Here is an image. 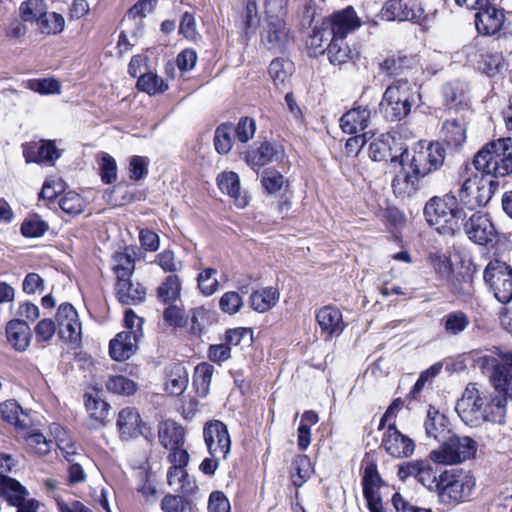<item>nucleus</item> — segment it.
<instances>
[{
    "label": "nucleus",
    "mask_w": 512,
    "mask_h": 512,
    "mask_svg": "<svg viewBox=\"0 0 512 512\" xmlns=\"http://www.w3.org/2000/svg\"><path fill=\"white\" fill-rule=\"evenodd\" d=\"M456 411L462 421L471 427L485 421L502 423L506 415L505 400L488 396L476 384L470 383L458 400Z\"/></svg>",
    "instance_id": "f257e3e1"
},
{
    "label": "nucleus",
    "mask_w": 512,
    "mask_h": 512,
    "mask_svg": "<svg viewBox=\"0 0 512 512\" xmlns=\"http://www.w3.org/2000/svg\"><path fill=\"white\" fill-rule=\"evenodd\" d=\"M476 488V478L471 471L452 468L438 475L437 497L445 506H457L471 500Z\"/></svg>",
    "instance_id": "f03ea898"
},
{
    "label": "nucleus",
    "mask_w": 512,
    "mask_h": 512,
    "mask_svg": "<svg viewBox=\"0 0 512 512\" xmlns=\"http://www.w3.org/2000/svg\"><path fill=\"white\" fill-rule=\"evenodd\" d=\"M424 215L427 222L435 226L439 233L448 235L458 231L466 217L464 211L458 207L456 197L449 194L430 199L425 205Z\"/></svg>",
    "instance_id": "7ed1b4c3"
},
{
    "label": "nucleus",
    "mask_w": 512,
    "mask_h": 512,
    "mask_svg": "<svg viewBox=\"0 0 512 512\" xmlns=\"http://www.w3.org/2000/svg\"><path fill=\"white\" fill-rule=\"evenodd\" d=\"M478 171L495 177L512 173V138H500L487 143L474 157Z\"/></svg>",
    "instance_id": "20e7f679"
},
{
    "label": "nucleus",
    "mask_w": 512,
    "mask_h": 512,
    "mask_svg": "<svg viewBox=\"0 0 512 512\" xmlns=\"http://www.w3.org/2000/svg\"><path fill=\"white\" fill-rule=\"evenodd\" d=\"M477 364L481 369H492L491 384L506 405L507 400H512V350L495 347L493 354L478 357Z\"/></svg>",
    "instance_id": "39448f33"
},
{
    "label": "nucleus",
    "mask_w": 512,
    "mask_h": 512,
    "mask_svg": "<svg viewBox=\"0 0 512 512\" xmlns=\"http://www.w3.org/2000/svg\"><path fill=\"white\" fill-rule=\"evenodd\" d=\"M477 442L468 436H452L430 452V459L441 465H457L475 457Z\"/></svg>",
    "instance_id": "423d86ee"
},
{
    "label": "nucleus",
    "mask_w": 512,
    "mask_h": 512,
    "mask_svg": "<svg viewBox=\"0 0 512 512\" xmlns=\"http://www.w3.org/2000/svg\"><path fill=\"white\" fill-rule=\"evenodd\" d=\"M446 151L439 142H431L427 145L419 144L413 150V155L409 158L408 153L401 154L402 162L404 157L410 162V168L415 176L424 177L438 170L444 163Z\"/></svg>",
    "instance_id": "0eeeda50"
},
{
    "label": "nucleus",
    "mask_w": 512,
    "mask_h": 512,
    "mask_svg": "<svg viewBox=\"0 0 512 512\" xmlns=\"http://www.w3.org/2000/svg\"><path fill=\"white\" fill-rule=\"evenodd\" d=\"M412 104V93L408 82L399 81L385 90L380 110L388 120H401L409 114Z\"/></svg>",
    "instance_id": "6e6552de"
},
{
    "label": "nucleus",
    "mask_w": 512,
    "mask_h": 512,
    "mask_svg": "<svg viewBox=\"0 0 512 512\" xmlns=\"http://www.w3.org/2000/svg\"><path fill=\"white\" fill-rule=\"evenodd\" d=\"M484 282L502 304L512 300V268L504 261L491 260L483 272Z\"/></svg>",
    "instance_id": "1a4fd4ad"
},
{
    "label": "nucleus",
    "mask_w": 512,
    "mask_h": 512,
    "mask_svg": "<svg viewBox=\"0 0 512 512\" xmlns=\"http://www.w3.org/2000/svg\"><path fill=\"white\" fill-rule=\"evenodd\" d=\"M491 183L484 175L468 177L459 190L461 203L470 210L486 205L492 197Z\"/></svg>",
    "instance_id": "9d476101"
},
{
    "label": "nucleus",
    "mask_w": 512,
    "mask_h": 512,
    "mask_svg": "<svg viewBox=\"0 0 512 512\" xmlns=\"http://www.w3.org/2000/svg\"><path fill=\"white\" fill-rule=\"evenodd\" d=\"M203 438L210 456L227 457L231 449V439L223 422L213 420L205 423Z\"/></svg>",
    "instance_id": "9b49d317"
},
{
    "label": "nucleus",
    "mask_w": 512,
    "mask_h": 512,
    "mask_svg": "<svg viewBox=\"0 0 512 512\" xmlns=\"http://www.w3.org/2000/svg\"><path fill=\"white\" fill-rule=\"evenodd\" d=\"M261 41L268 50L281 52L289 41V31L282 16H266Z\"/></svg>",
    "instance_id": "f8f14e48"
},
{
    "label": "nucleus",
    "mask_w": 512,
    "mask_h": 512,
    "mask_svg": "<svg viewBox=\"0 0 512 512\" xmlns=\"http://www.w3.org/2000/svg\"><path fill=\"white\" fill-rule=\"evenodd\" d=\"M485 4L478 5V12L475 14V25L479 33L484 35H494L499 32L505 22L503 9L492 5L489 0Z\"/></svg>",
    "instance_id": "ddd939ff"
},
{
    "label": "nucleus",
    "mask_w": 512,
    "mask_h": 512,
    "mask_svg": "<svg viewBox=\"0 0 512 512\" xmlns=\"http://www.w3.org/2000/svg\"><path fill=\"white\" fill-rule=\"evenodd\" d=\"M381 445L394 458L409 457L415 449L414 441L396 428L395 421L387 426Z\"/></svg>",
    "instance_id": "4468645a"
},
{
    "label": "nucleus",
    "mask_w": 512,
    "mask_h": 512,
    "mask_svg": "<svg viewBox=\"0 0 512 512\" xmlns=\"http://www.w3.org/2000/svg\"><path fill=\"white\" fill-rule=\"evenodd\" d=\"M323 21L332 32L334 38L345 39L349 33L361 26V20L351 6L334 12Z\"/></svg>",
    "instance_id": "2eb2a0df"
},
{
    "label": "nucleus",
    "mask_w": 512,
    "mask_h": 512,
    "mask_svg": "<svg viewBox=\"0 0 512 512\" xmlns=\"http://www.w3.org/2000/svg\"><path fill=\"white\" fill-rule=\"evenodd\" d=\"M420 13L416 0H389L382 7L379 17L384 21H413Z\"/></svg>",
    "instance_id": "dca6fc26"
},
{
    "label": "nucleus",
    "mask_w": 512,
    "mask_h": 512,
    "mask_svg": "<svg viewBox=\"0 0 512 512\" xmlns=\"http://www.w3.org/2000/svg\"><path fill=\"white\" fill-rule=\"evenodd\" d=\"M469 239L479 245H487L496 239V229L487 215L474 213L465 223Z\"/></svg>",
    "instance_id": "f3484780"
},
{
    "label": "nucleus",
    "mask_w": 512,
    "mask_h": 512,
    "mask_svg": "<svg viewBox=\"0 0 512 512\" xmlns=\"http://www.w3.org/2000/svg\"><path fill=\"white\" fill-rule=\"evenodd\" d=\"M56 321L61 338L68 342H77L81 336V323L75 308L69 303L59 306Z\"/></svg>",
    "instance_id": "a211bd4d"
},
{
    "label": "nucleus",
    "mask_w": 512,
    "mask_h": 512,
    "mask_svg": "<svg viewBox=\"0 0 512 512\" xmlns=\"http://www.w3.org/2000/svg\"><path fill=\"white\" fill-rule=\"evenodd\" d=\"M401 478L414 477L418 482L429 490L437 492L438 476L428 461H410L399 467Z\"/></svg>",
    "instance_id": "6ab92c4d"
},
{
    "label": "nucleus",
    "mask_w": 512,
    "mask_h": 512,
    "mask_svg": "<svg viewBox=\"0 0 512 512\" xmlns=\"http://www.w3.org/2000/svg\"><path fill=\"white\" fill-rule=\"evenodd\" d=\"M142 420L139 412L132 407H125L119 411L116 425L119 436L127 441L142 435Z\"/></svg>",
    "instance_id": "aec40b11"
},
{
    "label": "nucleus",
    "mask_w": 512,
    "mask_h": 512,
    "mask_svg": "<svg viewBox=\"0 0 512 512\" xmlns=\"http://www.w3.org/2000/svg\"><path fill=\"white\" fill-rule=\"evenodd\" d=\"M316 321L322 333L329 338L339 336L346 327L342 312L337 307L330 305L324 306L316 312Z\"/></svg>",
    "instance_id": "412c9836"
},
{
    "label": "nucleus",
    "mask_w": 512,
    "mask_h": 512,
    "mask_svg": "<svg viewBox=\"0 0 512 512\" xmlns=\"http://www.w3.org/2000/svg\"><path fill=\"white\" fill-rule=\"evenodd\" d=\"M284 150L276 143L264 142L259 147L247 152L245 160L252 168H260L268 163L280 161Z\"/></svg>",
    "instance_id": "4be33fe9"
},
{
    "label": "nucleus",
    "mask_w": 512,
    "mask_h": 512,
    "mask_svg": "<svg viewBox=\"0 0 512 512\" xmlns=\"http://www.w3.org/2000/svg\"><path fill=\"white\" fill-rule=\"evenodd\" d=\"M6 336L9 344L18 352H24L31 342V329L23 319L10 320L6 325Z\"/></svg>",
    "instance_id": "5701e85b"
},
{
    "label": "nucleus",
    "mask_w": 512,
    "mask_h": 512,
    "mask_svg": "<svg viewBox=\"0 0 512 512\" xmlns=\"http://www.w3.org/2000/svg\"><path fill=\"white\" fill-rule=\"evenodd\" d=\"M139 338L121 331L109 343V354L115 361L129 359L138 349Z\"/></svg>",
    "instance_id": "b1692460"
},
{
    "label": "nucleus",
    "mask_w": 512,
    "mask_h": 512,
    "mask_svg": "<svg viewBox=\"0 0 512 512\" xmlns=\"http://www.w3.org/2000/svg\"><path fill=\"white\" fill-rule=\"evenodd\" d=\"M370 118L371 111L368 108H352L340 118V127L346 134H357L368 127Z\"/></svg>",
    "instance_id": "393cba45"
},
{
    "label": "nucleus",
    "mask_w": 512,
    "mask_h": 512,
    "mask_svg": "<svg viewBox=\"0 0 512 512\" xmlns=\"http://www.w3.org/2000/svg\"><path fill=\"white\" fill-rule=\"evenodd\" d=\"M219 189L234 199L238 208H244L248 204V198L241 193L240 179L233 171H224L217 177Z\"/></svg>",
    "instance_id": "a878e982"
},
{
    "label": "nucleus",
    "mask_w": 512,
    "mask_h": 512,
    "mask_svg": "<svg viewBox=\"0 0 512 512\" xmlns=\"http://www.w3.org/2000/svg\"><path fill=\"white\" fill-rule=\"evenodd\" d=\"M158 438L165 449L177 447V445L184 444L185 430L179 423L173 420H165L158 425Z\"/></svg>",
    "instance_id": "bb28decb"
},
{
    "label": "nucleus",
    "mask_w": 512,
    "mask_h": 512,
    "mask_svg": "<svg viewBox=\"0 0 512 512\" xmlns=\"http://www.w3.org/2000/svg\"><path fill=\"white\" fill-rule=\"evenodd\" d=\"M0 417L17 429H25L30 423L28 414L15 400L0 403Z\"/></svg>",
    "instance_id": "cd10ccee"
},
{
    "label": "nucleus",
    "mask_w": 512,
    "mask_h": 512,
    "mask_svg": "<svg viewBox=\"0 0 512 512\" xmlns=\"http://www.w3.org/2000/svg\"><path fill=\"white\" fill-rule=\"evenodd\" d=\"M23 153L27 163L54 162L60 157V153L53 141H42L37 148L27 146L24 148Z\"/></svg>",
    "instance_id": "c85d7f7f"
},
{
    "label": "nucleus",
    "mask_w": 512,
    "mask_h": 512,
    "mask_svg": "<svg viewBox=\"0 0 512 512\" xmlns=\"http://www.w3.org/2000/svg\"><path fill=\"white\" fill-rule=\"evenodd\" d=\"M424 427L428 437L439 440L449 432V421L443 413H440L434 407H430L427 411Z\"/></svg>",
    "instance_id": "c756f323"
},
{
    "label": "nucleus",
    "mask_w": 512,
    "mask_h": 512,
    "mask_svg": "<svg viewBox=\"0 0 512 512\" xmlns=\"http://www.w3.org/2000/svg\"><path fill=\"white\" fill-rule=\"evenodd\" d=\"M116 292L119 301L123 304L141 303L146 296V290L140 283H133L131 279L117 281Z\"/></svg>",
    "instance_id": "7c9ffc66"
},
{
    "label": "nucleus",
    "mask_w": 512,
    "mask_h": 512,
    "mask_svg": "<svg viewBox=\"0 0 512 512\" xmlns=\"http://www.w3.org/2000/svg\"><path fill=\"white\" fill-rule=\"evenodd\" d=\"M279 301V292L273 287H263L250 295L251 308L259 313L272 309Z\"/></svg>",
    "instance_id": "2f4dec72"
},
{
    "label": "nucleus",
    "mask_w": 512,
    "mask_h": 512,
    "mask_svg": "<svg viewBox=\"0 0 512 512\" xmlns=\"http://www.w3.org/2000/svg\"><path fill=\"white\" fill-rule=\"evenodd\" d=\"M188 385V372L180 363L172 364L169 368L165 383L166 390L173 396L181 395Z\"/></svg>",
    "instance_id": "473e14b6"
},
{
    "label": "nucleus",
    "mask_w": 512,
    "mask_h": 512,
    "mask_svg": "<svg viewBox=\"0 0 512 512\" xmlns=\"http://www.w3.org/2000/svg\"><path fill=\"white\" fill-rule=\"evenodd\" d=\"M182 290V282L176 274H170L164 278L156 290L157 299L164 303L170 304L180 298Z\"/></svg>",
    "instance_id": "72a5a7b5"
},
{
    "label": "nucleus",
    "mask_w": 512,
    "mask_h": 512,
    "mask_svg": "<svg viewBox=\"0 0 512 512\" xmlns=\"http://www.w3.org/2000/svg\"><path fill=\"white\" fill-rule=\"evenodd\" d=\"M448 145L461 146L466 140V122L464 118L447 119L441 129Z\"/></svg>",
    "instance_id": "f704fd0d"
},
{
    "label": "nucleus",
    "mask_w": 512,
    "mask_h": 512,
    "mask_svg": "<svg viewBox=\"0 0 512 512\" xmlns=\"http://www.w3.org/2000/svg\"><path fill=\"white\" fill-rule=\"evenodd\" d=\"M26 489L15 479L0 475V497H4L11 505L18 506L26 500Z\"/></svg>",
    "instance_id": "c9c22d12"
},
{
    "label": "nucleus",
    "mask_w": 512,
    "mask_h": 512,
    "mask_svg": "<svg viewBox=\"0 0 512 512\" xmlns=\"http://www.w3.org/2000/svg\"><path fill=\"white\" fill-rule=\"evenodd\" d=\"M332 38V32L323 21L319 27L313 29L312 34L306 41L310 55L317 56L327 52V46Z\"/></svg>",
    "instance_id": "e433bc0d"
},
{
    "label": "nucleus",
    "mask_w": 512,
    "mask_h": 512,
    "mask_svg": "<svg viewBox=\"0 0 512 512\" xmlns=\"http://www.w3.org/2000/svg\"><path fill=\"white\" fill-rule=\"evenodd\" d=\"M167 480L175 492L182 494L192 493L196 487L195 483L189 479L185 467H170Z\"/></svg>",
    "instance_id": "4c0bfd02"
},
{
    "label": "nucleus",
    "mask_w": 512,
    "mask_h": 512,
    "mask_svg": "<svg viewBox=\"0 0 512 512\" xmlns=\"http://www.w3.org/2000/svg\"><path fill=\"white\" fill-rule=\"evenodd\" d=\"M442 324L446 334L456 336L467 329L470 319L463 311H452L442 318Z\"/></svg>",
    "instance_id": "58836bf2"
},
{
    "label": "nucleus",
    "mask_w": 512,
    "mask_h": 512,
    "mask_svg": "<svg viewBox=\"0 0 512 512\" xmlns=\"http://www.w3.org/2000/svg\"><path fill=\"white\" fill-rule=\"evenodd\" d=\"M235 139L234 126L232 124H221L214 134V146L219 154H228Z\"/></svg>",
    "instance_id": "ea45409f"
},
{
    "label": "nucleus",
    "mask_w": 512,
    "mask_h": 512,
    "mask_svg": "<svg viewBox=\"0 0 512 512\" xmlns=\"http://www.w3.org/2000/svg\"><path fill=\"white\" fill-rule=\"evenodd\" d=\"M395 139L394 137L387 133L382 134L379 138L375 139L370 143L369 146V155L374 161H384L389 157L393 159L395 155L392 154L391 142Z\"/></svg>",
    "instance_id": "a19ab883"
},
{
    "label": "nucleus",
    "mask_w": 512,
    "mask_h": 512,
    "mask_svg": "<svg viewBox=\"0 0 512 512\" xmlns=\"http://www.w3.org/2000/svg\"><path fill=\"white\" fill-rule=\"evenodd\" d=\"M213 372V366L206 362L196 366L193 376V385L199 396L204 397L208 394Z\"/></svg>",
    "instance_id": "79ce46f5"
},
{
    "label": "nucleus",
    "mask_w": 512,
    "mask_h": 512,
    "mask_svg": "<svg viewBox=\"0 0 512 512\" xmlns=\"http://www.w3.org/2000/svg\"><path fill=\"white\" fill-rule=\"evenodd\" d=\"M342 38H332L327 46V55L330 63L341 65L351 58V49Z\"/></svg>",
    "instance_id": "37998d69"
},
{
    "label": "nucleus",
    "mask_w": 512,
    "mask_h": 512,
    "mask_svg": "<svg viewBox=\"0 0 512 512\" xmlns=\"http://www.w3.org/2000/svg\"><path fill=\"white\" fill-rule=\"evenodd\" d=\"M36 26L43 34H58L63 31L65 20L59 13L46 11L36 23Z\"/></svg>",
    "instance_id": "c03bdc74"
},
{
    "label": "nucleus",
    "mask_w": 512,
    "mask_h": 512,
    "mask_svg": "<svg viewBox=\"0 0 512 512\" xmlns=\"http://www.w3.org/2000/svg\"><path fill=\"white\" fill-rule=\"evenodd\" d=\"M312 473L310 458L306 455H298L292 463V481L295 486H302Z\"/></svg>",
    "instance_id": "a18cd8bd"
},
{
    "label": "nucleus",
    "mask_w": 512,
    "mask_h": 512,
    "mask_svg": "<svg viewBox=\"0 0 512 512\" xmlns=\"http://www.w3.org/2000/svg\"><path fill=\"white\" fill-rule=\"evenodd\" d=\"M164 512H199L195 504L180 495H166L161 501Z\"/></svg>",
    "instance_id": "49530a36"
},
{
    "label": "nucleus",
    "mask_w": 512,
    "mask_h": 512,
    "mask_svg": "<svg viewBox=\"0 0 512 512\" xmlns=\"http://www.w3.org/2000/svg\"><path fill=\"white\" fill-rule=\"evenodd\" d=\"M381 483V478L377 471V466L374 463H369L366 465L364 469V474L362 478L363 485V494L364 497H374L380 496L378 493V488Z\"/></svg>",
    "instance_id": "de8ad7c7"
},
{
    "label": "nucleus",
    "mask_w": 512,
    "mask_h": 512,
    "mask_svg": "<svg viewBox=\"0 0 512 512\" xmlns=\"http://www.w3.org/2000/svg\"><path fill=\"white\" fill-rule=\"evenodd\" d=\"M217 270L204 268L197 276V286L204 296H211L219 290V281L216 277Z\"/></svg>",
    "instance_id": "09e8293b"
},
{
    "label": "nucleus",
    "mask_w": 512,
    "mask_h": 512,
    "mask_svg": "<svg viewBox=\"0 0 512 512\" xmlns=\"http://www.w3.org/2000/svg\"><path fill=\"white\" fill-rule=\"evenodd\" d=\"M292 73V63L284 59H274L269 66V74L276 86H284Z\"/></svg>",
    "instance_id": "8fccbe9b"
},
{
    "label": "nucleus",
    "mask_w": 512,
    "mask_h": 512,
    "mask_svg": "<svg viewBox=\"0 0 512 512\" xmlns=\"http://www.w3.org/2000/svg\"><path fill=\"white\" fill-rule=\"evenodd\" d=\"M137 87L149 95L163 93L168 89L164 80L152 72L141 75L137 81Z\"/></svg>",
    "instance_id": "3c124183"
},
{
    "label": "nucleus",
    "mask_w": 512,
    "mask_h": 512,
    "mask_svg": "<svg viewBox=\"0 0 512 512\" xmlns=\"http://www.w3.org/2000/svg\"><path fill=\"white\" fill-rule=\"evenodd\" d=\"M46 11L47 6L43 0H27L19 8L21 18L26 22H34L35 24Z\"/></svg>",
    "instance_id": "603ef678"
},
{
    "label": "nucleus",
    "mask_w": 512,
    "mask_h": 512,
    "mask_svg": "<svg viewBox=\"0 0 512 512\" xmlns=\"http://www.w3.org/2000/svg\"><path fill=\"white\" fill-rule=\"evenodd\" d=\"M85 407L89 416L97 423L103 425L109 414V404L104 400L88 395Z\"/></svg>",
    "instance_id": "864d4df0"
},
{
    "label": "nucleus",
    "mask_w": 512,
    "mask_h": 512,
    "mask_svg": "<svg viewBox=\"0 0 512 512\" xmlns=\"http://www.w3.org/2000/svg\"><path fill=\"white\" fill-rule=\"evenodd\" d=\"M112 268L118 281L130 279L134 271V260L127 253L117 252L113 256Z\"/></svg>",
    "instance_id": "5fc2aeb1"
},
{
    "label": "nucleus",
    "mask_w": 512,
    "mask_h": 512,
    "mask_svg": "<svg viewBox=\"0 0 512 512\" xmlns=\"http://www.w3.org/2000/svg\"><path fill=\"white\" fill-rule=\"evenodd\" d=\"M47 229L48 224L36 214L27 217L21 225V233L27 238L41 237Z\"/></svg>",
    "instance_id": "6e6d98bb"
},
{
    "label": "nucleus",
    "mask_w": 512,
    "mask_h": 512,
    "mask_svg": "<svg viewBox=\"0 0 512 512\" xmlns=\"http://www.w3.org/2000/svg\"><path fill=\"white\" fill-rule=\"evenodd\" d=\"M85 200L76 192H66L59 200L60 208L67 214L78 215L85 208Z\"/></svg>",
    "instance_id": "4d7b16f0"
},
{
    "label": "nucleus",
    "mask_w": 512,
    "mask_h": 512,
    "mask_svg": "<svg viewBox=\"0 0 512 512\" xmlns=\"http://www.w3.org/2000/svg\"><path fill=\"white\" fill-rule=\"evenodd\" d=\"M106 387L109 391L120 395H131L136 391V384L122 375L111 376Z\"/></svg>",
    "instance_id": "13d9d810"
},
{
    "label": "nucleus",
    "mask_w": 512,
    "mask_h": 512,
    "mask_svg": "<svg viewBox=\"0 0 512 512\" xmlns=\"http://www.w3.org/2000/svg\"><path fill=\"white\" fill-rule=\"evenodd\" d=\"M443 95L448 104L454 106H467V98L464 90V85L459 82L446 84L443 87Z\"/></svg>",
    "instance_id": "bf43d9fd"
},
{
    "label": "nucleus",
    "mask_w": 512,
    "mask_h": 512,
    "mask_svg": "<svg viewBox=\"0 0 512 512\" xmlns=\"http://www.w3.org/2000/svg\"><path fill=\"white\" fill-rule=\"evenodd\" d=\"M26 87L43 95L60 93V83L53 78L28 80Z\"/></svg>",
    "instance_id": "052dcab7"
},
{
    "label": "nucleus",
    "mask_w": 512,
    "mask_h": 512,
    "mask_svg": "<svg viewBox=\"0 0 512 512\" xmlns=\"http://www.w3.org/2000/svg\"><path fill=\"white\" fill-rule=\"evenodd\" d=\"M242 305V297L235 291H228L224 293L219 300L220 309L229 315L238 313Z\"/></svg>",
    "instance_id": "680f3d73"
},
{
    "label": "nucleus",
    "mask_w": 512,
    "mask_h": 512,
    "mask_svg": "<svg viewBox=\"0 0 512 512\" xmlns=\"http://www.w3.org/2000/svg\"><path fill=\"white\" fill-rule=\"evenodd\" d=\"M253 338V331L250 328L238 327L230 329L225 333L226 344L230 346H238L250 344Z\"/></svg>",
    "instance_id": "e2e57ef3"
},
{
    "label": "nucleus",
    "mask_w": 512,
    "mask_h": 512,
    "mask_svg": "<svg viewBox=\"0 0 512 512\" xmlns=\"http://www.w3.org/2000/svg\"><path fill=\"white\" fill-rule=\"evenodd\" d=\"M143 318L135 314L132 309H126L124 314V332L141 339L143 337Z\"/></svg>",
    "instance_id": "0e129e2a"
},
{
    "label": "nucleus",
    "mask_w": 512,
    "mask_h": 512,
    "mask_svg": "<svg viewBox=\"0 0 512 512\" xmlns=\"http://www.w3.org/2000/svg\"><path fill=\"white\" fill-rule=\"evenodd\" d=\"M235 138L241 143H246L254 137L256 123L252 118L243 117L234 127Z\"/></svg>",
    "instance_id": "69168bd1"
},
{
    "label": "nucleus",
    "mask_w": 512,
    "mask_h": 512,
    "mask_svg": "<svg viewBox=\"0 0 512 512\" xmlns=\"http://www.w3.org/2000/svg\"><path fill=\"white\" fill-rule=\"evenodd\" d=\"M261 182L265 190L272 194L278 192L285 181L283 175L278 171L267 169L263 172Z\"/></svg>",
    "instance_id": "338daca9"
},
{
    "label": "nucleus",
    "mask_w": 512,
    "mask_h": 512,
    "mask_svg": "<svg viewBox=\"0 0 512 512\" xmlns=\"http://www.w3.org/2000/svg\"><path fill=\"white\" fill-rule=\"evenodd\" d=\"M209 512H231L228 498L221 491H213L208 500Z\"/></svg>",
    "instance_id": "774afa93"
}]
</instances>
